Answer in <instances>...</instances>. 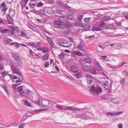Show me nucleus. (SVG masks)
I'll return each instance as SVG.
<instances>
[{
	"label": "nucleus",
	"mask_w": 128,
	"mask_h": 128,
	"mask_svg": "<svg viewBox=\"0 0 128 128\" xmlns=\"http://www.w3.org/2000/svg\"><path fill=\"white\" fill-rule=\"evenodd\" d=\"M19 31L18 27H14L13 26H8V28H3L0 30V32L2 33H8V36H12L13 35L15 31L18 33Z\"/></svg>",
	"instance_id": "nucleus-1"
},
{
	"label": "nucleus",
	"mask_w": 128,
	"mask_h": 128,
	"mask_svg": "<svg viewBox=\"0 0 128 128\" xmlns=\"http://www.w3.org/2000/svg\"><path fill=\"white\" fill-rule=\"evenodd\" d=\"M56 104L55 106V107L61 110H73L74 111L80 110L82 108H74V107L65 106L60 105L56 103Z\"/></svg>",
	"instance_id": "nucleus-2"
},
{
	"label": "nucleus",
	"mask_w": 128,
	"mask_h": 128,
	"mask_svg": "<svg viewBox=\"0 0 128 128\" xmlns=\"http://www.w3.org/2000/svg\"><path fill=\"white\" fill-rule=\"evenodd\" d=\"M102 89L100 86L95 87L94 86H92L89 89V91L93 94H99L102 92Z\"/></svg>",
	"instance_id": "nucleus-3"
},
{
	"label": "nucleus",
	"mask_w": 128,
	"mask_h": 128,
	"mask_svg": "<svg viewBox=\"0 0 128 128\" xmlns=\"http://www.w3.org/2000/svg\"><path fill=\"white\" fill-rule=\"evenodd\" d=\"M11 68L13 73L16 74L21 76L22 75L21 72L20 71L18 68L14 65H13L11 66Z\"/></svg>",
	"instance_id": "nucleus-4"
},
{
	"label": "nucleus",
	"mask_w": 128,
	"mask_h": 128,
	"mask_svg": "<svg viewBox=\"0 0 128 128\" xmlns=\"http://www.w3.org/2000/svg\"><path fill=\"white\" fill-rule=\"evenodd\" d=\"M55 25L56 26V28L61 29H63L64 27V23L59 20H56L55 22Z\"/></svg>",
	"instance_id": "nucleus-5"
},
{
	"label": "nucleus",
	"mask_w": 128,
	"mask_h": 128,
	"mask_svg": "<svg viewBox=\"0 0 128 128\" xmlns=\"http://www.w3.org/2000/svg\"><path fill=\"white\" fill-rule=\"evenodd\" d=\"M13 57L16 61V63L17 64V65L19 66H21L22 62L20 60V58L18 56H13Z\"/></svg>",
	"instance_id": "nucleus-6"
},
{
	"label": "nucleus",
	"mask_w": 128,
	"mask_h": 128,
	"mask_svg": "<svg viewBox=\"0 0 128 128\" xmlns=\"http://www.w3.org/2000/svg\"><path fill=\"white\" fill-rule=\"evenodd\" d=\"M122 112H108L107 113L106 115H110L111 116H115L116 115H118L122 114Z\"/></svg>",
	"instance_id": "nucleus-7"
},
{
	"label": "nucleus",
	"mask_w": 128,
	"mask_h": 128,
	"mask_svg": "<svg viewBox=\"0 0 128 128\" xmlns=\"http://www.w3.org/2000/svg\"><path fill=\"white\" fill-rule=\"evenodd\" d=\"M70 70L72 72L76 73L78 72V67L74 66H71L70 67Z\"/></svg>",
	"instance_id": "nucleus-8"
},
{
	"label": "nucleus",
	"mask_w": 128,
	"mask_h": 128,
	"mask_svg": "<svg viewBox=\"0 0 128 128\" xmlns=\"http://www.w3.org/2000/svg\"><path fill=\"white\" fill-rule=\"evenodd\" d=\"M83 62L84 64L88 66H90L91 65V62L88 58H85Z\"/></svg>",
	"instance_id": "nucleus-9"
},
{
	"label": "nucleus",
	"mask_w": 128,
	"mask_h": 128,
	"mask_svg": "<svg viewBox=\"0 0 128 128\" xmlns=\"http://www.w3.org/2000/svg\"><path fill=\"white\" fill-rule=\"evenodd\" d=\"M70 42L69 41H67L66 43L63 42H58V44L60 46H62L63 47H70L72 46V44L70 43V44H69L68 46H65L63 44H68Z\"/></svg>",
	"instance_id": "nucleus-10"
},
{
	"label": "nucleus",
	"mask_w": 128,
	"mask_h": 128,
	"mask_svg": "<svg viewBox=\"0 0 128 128\" xmlns=\"http://www.w3.org/2000/svg\"><path fill=\"white\" fill-rule=\"evenodd\" d=\"M46 36L48 44L52 46V48L54 44V43L53 42V41L52 40V39L48 36Z\"/></svg>",
	"instance_id": "nucleus-11"
},
{
	"label": "nucleus",
	"mask_w": 128,
	"mask_h": 128,
	"mask_svg": "<svg viewBox=\"0 0 128 128\" xmlns=\"http://www.w3.org/2000/svg\"><path fill=\"white\" fill-rule=\"evenodd\" d=\"M74 25L75 26H82V24L81 21L78 20L74 23Z\"/></svg>",
	"instance_id": "nucleus-12"
},
{
	"label": "nucleus",
	"mask_w": 128,
	"mask_h": 128,
	"mask_svg": "<svg viewBox=\"0 0 128 128\" xmlns=\"http://www.w3.org/2000/svg\"><path fill=\"white\" fill-rule=\"evenodd\" d=\"M102 86L104 88V90H108L110 88L109 84L107 83H104L102 84Z\"/></svg>",
	"instance_id": "nucleus-13"
},
{
	"label": "nucleus",
	"mask_w": 128,
	"mask_h": 128,
	"mask_svg": "<svg viewBox=\"0 0 128 128\" xmlns=\"http://www.w3.org/2000/svg\"><path fill=\"white\" fill-rule=\"evenodd\" d=\"M41 107L42 108H46L45 109H44L43 110V111H44L45 110H48V108H51V106L50 105H49L48 104V105H44L42 104V105H41Z\"/></svg>",
	"instance_id": "nucleus-14"
},
{
	"label": "nucleus",
	"mask_w": 128,
	"mask_h": 128,
	"mask_svg": "<svg viewBox=\"0 0 128 128\" xmlns=\"http://www.w3.org/2000/svg\"><path fill=\"white\" fill-rule=\"evenodd\" d=\"M39 13L40 15L42 17L45 18V16H46L45 14L44 11L43 10H40L39 12Z\"/></svg>",
	"instance_id": "nucleus-15"
},
{
	"label": "nucleus",
	"mask_w": 128,
	"mask_h": 128,
	"mask_svg": "<svg viewBox=\"0 0 128 128\" xmlns=\"http://www.w3.org/2000/svg\"><path fill=\"white\" fill-rule=\"evenodd\" d=\"M12 42V40L10 38H8L6 40H4L3 42L4 44H10Z\"/></svg>",
	"instance_id": "nucleus-16"
},
{
	"label": "nucleus",
	"mask_w": 128,
	"mask_h": 128,
	"mask_svg": "<svg viewBox=\"0 0 128 128\" xmlns=\"http://www.w3.org/2000/svg\"><path fill=\"white\" fill-rule=\"evenodd\" d=\"M58 4L62 6L63 7H64L66 8H67V7L66 6H68V7L69 8H71V7H70V6H68L67 4H65L64 3L61 2H58Z\"/></svg>",
	"instance_id": "nucleus-17"
},
{
	"label": "nucleus",
	"mask_w": 128,
	"mask_h": 128,
	"mask_svg": "<svg viewBox=\"0 0 128 128\" xmlns=\"http://www.w3.org/2000/svg\"><path fill=\"white\" fill-rule=\"evenodd\" d=\"M26 94L29 96L30 97L32 96L33 92L28 89L26 90Z\"/></svg>",
	"instance_id": "nucleus-18"
},
{
	"label": "nucleus",
	"mask_w": 128,
	"mask_h": 128,
	"mask_svg": "<svg viewBox=\"0 0 128 128\" xmlns=\"http://www.w3.org/2000/svg\"><path fill=\"white\" fill-rule=\"evenodd\" d=\"M23 86H22L18 87L16 88V89L18 90V92L21 94H22L24 92V91L22 88L23 87Z\"/></svg>",
	"instance_id": "nucleus-19"
},
{
	"label": "nucleus",
	"mask_w": 128,
	"mask_h": 128,
	"mask_svg": "<svg viewBox=\"0 0 128 128\" xmlns=\"http://www.w3.org/2000/svg\"><path fill=\"white\" fill-rule=\"evenodd\" d=\"M105 28L107 30H112L114 28V26L113 24L106 25Z\"/></svg>",
	"instance_id": "nucleus-20"
},
{
	"label": "nucleus",
	"mask_w": 128,
	"mask_h": 128,
	"mask_svg": "<svg viewBox=\"0 0 128 128\" xmlns=\"http://www.w3.org/2000/svg\"><path fill=\"white\" fill-rule=\"evenodd\" d=\"M96 66L97 68L100 70H101L102 69V68L100 65V64L97 62H95Z\"/></svg>",
	"instance_id": "nucleus-21"
},
{
	"label": "nucleus",
	"mask_w": 128,
	"mask_h": 128,
	"mask_svg": "<svg viewBox=\"0 0 128 128\" xmlns=\"http://www.w3.org/2000/svg\"><path fill=\"white\" fill-rule=\"evenodd\" d=\"M73 54H75V55L79 56H82V53L80 51L76 50L73 52Z\"/></svg>",
	"instance_id": "nucleus-22"
},
{
	"label": "nucleus",
	"mask_w": 128,
	"mask_h": 128,
	"mask_svg": "<svg viewBox=\"0 0 128 128\" xmlns=\"http://www.w3.org/2000/svg\"><path fill=\"white\" fill-rule=\"evenodd\" d=\"M122 74L123 76L125 77H128V71L124 70L122 72Z\"/></svg>",
	"instance_id": "nucleus-23"
},
{
	"label": "nucleus",
	"mask_w": 128,
	"mask_h": 128,
	"mask_svg": "<svg viewBox=\"0 0 128 128\" xmlns=\"http://www.w3.org/2000/svg\"><path fill=\"white\" fill-rule=\"evenodd\" d=\"M92 30L95 31H101L102 29L98 27L94 26Z\"/></svg>",
	"instance_id": "nucleus-24"
},
{
	"label": "nucleus",
	"mask_w": 128,
	"mask_h": 128,
	"mask_svg": "<svg viewBox=\"0 0 128 128\" xmlns=\"http://www.w3.org/2000/svg\"><path fill=\"white\" fill-rule=\"evenodd\" d=\"M48 54H47L46 55L43 56L42 57V59L43 60H46L48 59Z\"/></svg>",
	"instance_id": "nucleus-25"
},
{
	"label": "nucleus",
	"mask_w": 128,
	"mask_h": 128,
	"mask_svg": "<svg viewBox=\"0 0 128 128\" xmlns=\"http://www.w3.org/2000/svg\"><path fill=\"white\" fill-rule=\"evenodd\" d=\"M111 19V17L110 16H104L103 18V20L104 21H106L110 20Z\"/></svg>",
	"instance_id": "nucleus-26"
},
{
	"label": "nucleus",
	"mask_w": 128,
	"mask_h": 128,
	"mask_svg": "<svg viewBox=\"0 0 128 128\" xmlns=\"http://www.w3.org/2000/svg\"><path fill=\"white\" fill-rule=\"evenodd\" d=\"M33 102L34 103L38 104L40 106L41 105H42V104H41L42 102L41 100L40 101V100H39L36 101H34Z\"/></svg>",
	"instance_id": "nucleus-27"
},
{
	"label": "nucleus",
	"mask_w": 128,
	"mask_h": 128,
	"mask_svg": "<svg viewBox=\"0 0 128 128\" xmlns=\"http://www.w3.org/2000/svg\"><path fill=\"white\" fill-rule=\"evenodd\" d=\"M125 78H122L120 81V84L122 85H124L125 84Z\"/></svg>",
	"instance_id": "nucleus-28"
},
{
	"label": "nucleus",
	"mask_w": 128,
	"mask_h": 128,
	"mask_svg": "<svg viewBox=\"0 0 128 128\" xmlns=\"http://www.w3.org/2000/svg\"><path fill=\"white\" fill-rule=\"evenodd\" d=\"M36 4L37 3L36 2L35 3L31 2L29 4V5L31 7L34 8L36 6Z\"/></svg>",
	"instance_id": "nucleus-29"
},
{
	"label": "nucleus",
	"mask_w": 128,
	"mask_h": 128,
	"mask_svg": "<svg viewBox=\"0 0 128 128\" xmlns=\"http://www.w3.org/2000/svg\"><path fill=\"white\" fill-rule=\"evenodd\" d=\"M64 54L63 52H62L61 54L59 55V57L60 59H63L64 58Z\"/></svg>",
	"instance_id": "nucleus-30"
},
{
	"label": "nucleus",
	"mask_w": 128,
	"mask_h": 128,
	"mask_svg": "<svg viewBox=\"0 0 128 128\" xmlns=\"http://www.w3.org/2000/svg\"><path fill=\"white\" fill-rule=\"evenodd\" d=\"M123 16L125 18H126L128 19V12H124L122 13Z\"/></svg>",
	"instance_id": "nucleus-31"
},
{
	"label": "nucleus",
	"mask_w": 128,
	"mask_h": 128,
	"mask_svg": "<svg viewBox=\"0 0 128 128\" xmlns=\"http://www.w3.org/2000/svg\"><path fill=\"white\" fill-rule=\"evenodd\" d=\"M80 118L87 120L88 119L86 115L84 114H80Z\"/></svg>",
	"instance_id": "nucleus-32"
},
{
	"label": "nucleus",
	"mask_w": 128,
	"mask_h": 128,
	"mask_svg": "<svg viewBox=\"0 0 128 128\" xmlns=\"http://www.w3.org/2000/svg\"><path fill=\"white\" fill-rule=\"evenodd\" d=\"M86 78H88L87 79V80L92 79L93 78V77L91 75L89 74H86Z\"/></svg>",
	"instance_id": "nucleus-33"
},
{
	"label": "nucleus",
	"mask_w": 128,
	"mask_h": 128,
	"mask_svg": "<svg viewBox=\"0 0 128 128\" xmlns=\"http://www.w3.org/2000/svg\"><path fill=\"white\" fill-rule=\"evenodd\" d=\"M75 75L77 78H82V76L81 74L80 73H78L76 74Z\"/></svg>",
	"instance_id": "nucleus-34"
},
{
	"label": "nucleus",
	"mask_w": 128,
	"mask_h": 128,
	"mask_svg": "<svg viewBox=\"0 0 128 128\" xmlns=\"http://www.w3.org/2000/svg\"><path fill=\"white\" fill-rule=\"evenodd\" d=\"M65 25L66 27L69 28L71 27V24L70 22H66L65 23Z\"/></svg>",
	"instance_id": "nucleus-35"
},
{
	"label": "nucleus",
	"mask_w": 128,
	"mask_h": 128,
	"mask_svg": "<svg viewBox=\"0 0 128 128\" xmlns=\"http://www.w3.org/2000/svg\"><path fill=\"white\" fill-rule=\"evenodd\" d=\"M90 72L91 73L94 74H96L97 72L96 70L94 69H92L90 70Z\"/></svg>",
	"instance_id": "nucleus-36"
},
{
	"label": "nucleus",
	"mask_w": 128,
	"mask_h": 128,
	"mask_svg": "<svg viewBox=\"0 0 128 128\" xmlns=\"http://www.w3.org/2000/svg\"><path fill=\"white\" fill-rule=\"evenodd\" d=\"M83 27L86 28L90 29L91 27V26L88 24H85L83 26Z\"/></svg>",
	"instance_id": "nucleus-37"
},
{
	"label": "nucleus",
	"mask_w": 128,
	"mask_h": 128,
	"mask_svg": "<svg viewBox=\"0 0 128 128\" xmlns=\"http://www.w3.org/2000/svg\"><path fill=\"white\" fill-rule=\"evenodd\" d=\"M21 6L22 8H23L25 7L26 5V4L24 2L23 0H22L21 2Z\"/></svg>",
	"instance_id": "nucleus-38"
},
{
	"label": "nucleus",
	"mask_w": 128,
	"mask_h": 128,
	"mask_svg": "<svg viewBox=\"0 0 128 128\" xmlns=\"http://www.w3.org/2000/svg\"><path fill=\"white\" fill-rule=\"evenodd\" d=\"M24 102L25 104L28 106L30 107L31 106V105H30V103L26 100H25Z\"/></svg>",
	"instance_id": "nucleus-39"
},
{
	"label": "nucleus",
	"mask_w": 128,
	"mask_h": 128,
	"mask_svg": "<svg viewBox=\"0 0 128 128\" xmlns=\"http://www.w3.org/2000/svg\"><path fill=\"white\" fill-rule=\"evenodd\" d=\"M91 18H85L84 19V22H90V19Z\"/></svg>",
	"instance_id": "nucleus-40"
},
{
	"label": "nucleus",
	"mask_w": 128,
	"mask_h": 128,
	"mask_svg": "<svg viewBox=\"0 0 128 128\" xmlns=\"http://www.w3.org/2000/svg\"><path fill=\"white\" fill-rule=\"evenodd\" d=\"M20 33L21 34H20V35L21 36H24L26 37V36L25 33L24 32L22 31L20 32Z\"/></svg>",
	"instance_id": "nucleus-41"
},
{
	"label": "nucleus",
	"mask_w": 128,
	"mask_h": 128,
	"mask_svg": "<svg viewBox=\"0 0 128 128\" xmlns=\"http://www.w3.org/2000/svg\"><path fill=\"white\" fill-rule=\"evenodd\" d=\"M77 48L79 50H83V48L82 47V45L81 44H80L78 45L77 46Z\"/></svg>",
	"instance_id": "nucleus-42"
},
{
	"label": "nucleus",
	"mask_w": 128,
	"mask_h": 128,
	"mask_svg": "<svg viewBox=\"0 0 128 128\" xmlns=\"http://www.w3.org/2000/svg\"><path fill=\"white\" fill-rule=\"evenodd\" d=\"M43 4L42 2H40L37 5V7H42L43 6Z\"/></svg>",
	"instance_id": "nucleus-43"
},
{
	"label": "nucleus",
	"mask_w": 128,
	"mask_h": 128,
	"mask_svg": "<svg viewBox=\"0 0 128 128\" xmlns=\"http://www.w3.org/2000/svg\"><path fill=\"white\" fill-rule=\"evenodd\" d=\"M83 16V14H80L78 17V20L81 21Z\"/></svg>",
	"instance_id": "nucleus-44"
},
{
	"label": "nucleus",
	"mask_w": 128,
	"mask_h": 128,
	"mask_svg": "<svg viewBox=\"0 0 128 128\" xmlns=\"http://www.w3.org/2000/svg\"><path fill=\"white\" fill-rule=\"evenodd\" d=\"M25 126V124L24 123L20 124L18 128H24Z\"/></svg>",
	"instance_id": "nucleus-45"
},
{
	"label": "nucleus",
	"mask_w": 128,
	"mask_h": 128,
	"mask_svg": "<svg viewBox=\"0 0 128 128\" xmlns=\"http://www.w3.org/2000/svg\"><path fill=\"white\" fill-rule=\"evenodd\" d=\"M96 50L98 51L99 52H102V48H101L99 47V46H97L96 47Z\"/></svg>",
	"instance_id": "nucleus-46"
},
{
	"label": "nucleus",
	"mask_w": 128,
	"mask_h": 128,
	"mask_svg": "<svg viewBox=\"0 0 128 128\" xmlns=\"http://www.w3.org/2000/svg\"><path fill=\"white\" fill-rule=\"evenodd\" d=\"M0 6H2L3 8H5L6 6V5L4 2H3L0 5Z\"/></svg>",
	"instance_id": "nucleus-47"
},
{
	"label": "nucleus",
	"mask_w": 128,
	"mask_h": 128,
	"mask_svg": "<svg viewBox=\"0 0 128 128\" xmlns=\"http://www.w3.org/2000/svg\"><path fill=\"white\" fill-rule=\"evenodd\" d=\"M105 25V23L104 22H102L101 24H99V26L101 28H103L104 27Z\"/></svg>",
	"instance_id": "nucleus-48"
},
{
	"label": "nucleus",
	"mask_w": 128,
	"mask_h": 128,
	"mask_svg": "<svg viewBox=\"0 0 128 128\" xmlns=\"http://www.w3.org/2000/svg\"><path fill=\"white\" fill-rule=\"evenodd\" d=\"M42 109H37L36 110H34V112L37 113H38L39 112H41V111H43Z\"/></svg>",
	"instance_id": "nucleus-49"
},
{
	"label": "nucleus",
	"mask_w": 128,
	"mask_h": 128,
	"mask_svg": "<svg viewBox=\"0 0 128 128\" xmlns=\"http://www.w3.org/2000/svg\"><path fill=\"white\" fill-rule=\"evenodd\" d=\"M49 65V62H45L44 66L46 68L48 67Z\"/></svg>",
	"instance_id": "nucleus-50"
},
{
	"label": "nucleus",
	"mask_w": 128,
	"mask_h": 128,
	"mask_svg": "<svg viewBox=\"0 0 128 128\" xmlns=\"http://www.w3.org/2000/svg\"><path fill=\"white\" fill-rule=\"evenodd\" d=\"M127 63L125 62H122L121 64L118 66V67H120L124 66V64H127Z\"/></svg>",
	"instance_id": "nucleus-51"
},
{
	"label": "nucleus",
	"mask_w": 128,
	"mask_h": 128,
	"mask_svg": "<svg viewBox=\"0 0 128 128\" xmlns=\"http://www.w3.org/2000/svg\"><path fill=\"white\" fill-rule=\"evenodd\" d=\"M92 82V79L87 80V82L88 84H90Z\"/></svg>",
	"instance_id": "nucleus-52"
},
{
	"label": "nucleus",
	"mask_w": 128,
	"mask_h": 128,
	"mask_svg": "<svg viewBox=\"0 0 128 128\" xmlns=\"http://www.w3.org/2000/svg\"><path fill=\"white\" fill-rule=\"evenodd\" d=\"M71 16L70 15H68L67 16L66 18L68 20H70L72 19V18L71 17Z\"/></svg>",
	"instance_id": "nucleus-53"
},
{
	"label": "nucleus",
	"mask_w": 128,
	"mask_h": 128,
	"mask_svg": "<svg viewBox=\"0 0 128 128\" xmlns=\"http://www.w3.org/2000/svg\"><path fill=\"white\" fill-rule=\"evenodd\" d=\"M56 13L58 14H61V10L58 9H57L56 10Z\"/></svg>",
	"instance_id": "nucleus-54"
},
{
	"label": "nucleus",
	"mask_w": 128,
	"mask_h": 128,
	"mask_svg": "<svg viewBox=\"0 0 128 128\" xmlns=\"http://www.w3.org/2000/svg\"><path fill=\"white\" fill-rule=\"evenodd\" d=\"M42 52L44 53L46 52L47 51H48V50H47V48H43L42 50Z\"/></svg>",
	"instance_id": "nucleus-55"
},
{
	"label": "nucleus",
	"mask_w": 128,
	"mask_h": 128,
	"mask_svg": "<svg viewBox=\"0 0 128 128\" xmlns=\"http://www.w3.org/2000/svg\"><path fill=\"white\" fill-rule=\"evenodd\" d=\"M3 88L4 90L8 94V89L6 87V86H4L3 87Z\"/></svg>",
	"instance_id": "nucleus-56"
},
{
	"label": "nucleus",
	"mask_w": 128,
	"mask_h": 128,
	"mask_svg": "<svg viewBox=\"0 0 128 128\" xmlns=\"http://www.w3.org/2000/svg\"><path fill=\"white\" fill-rule=\"evenodd\" d=\"M7 73L6 72L4 71L2 72V76L4 77L7 74Z\"/></svg>",
	"instance_id": "nucleus-57"
},
{
	"label": "nucleus",
	"mask_w": 128,
	"mask_h": 128,
	"mask_svg": "<svg viewBox=\"0 0 128 128\" xmlns=\"http://www.w3.org/2000/svg\"><path fill=\"white\" fill-rule=\"evenodd\" d=\"M54 2L53 0H49L48 1V3L50 4H53Z\"/></svg>",
	"instance_id": "nucleus-58"
},
{
	"label": "nucleus",
	"mask_w": 128,
	"mask_h": 128,
	"mask_svg": "<svg viewBox=\"0 0 128 128\" xmlns=\"http://www.w3.org/2000/svg\"><path fill=\"white\" fill-rule=\"evenodd\" d=\"M112 101L114 102L115 104H117L118 103V100H116L115 99H112Z\"/></svg>",
	"instance_id": "nucleus-59"
},
{
	"label": "nucleus",
	"mask_w": 128,
	"mask_h": 128,
	"mask_svg": "<svg viewBox=\"0 0 128 128\" xmlns=\"http://www.w3.org/2000/svg\"><path fill=\"white\" fill-rule=\"evenodd\" d=\"M7 21L8 22V24H14L13 22L10 20H8Z\"/></svg>",
	"instance_id": "nucleus-60"
},
{
	"label": "nucleus",
	"mask_w": 128,
	"mask_h": 128,
	"mask_svg": "<svg viewBox=\"0 0 128 128\" xmlns=\"http://www.w3.org/2000/svg\"><path fill=\"white\" fill-rule=\"evenodd\" d=\"M20 44H19V43L16 42L15 44V46L17 48H18L20 46Z\"/></svg>",
	"instance_id": "nucleus-61"
},
{
	"label": "nucleus",
	"mask_w": 128,
	"mask_h": 128,
	"mask_svg": "<svg viewBox=\"0 0 128 128\" xmlns=\"http://www.w3.org/2000/svg\"><path fill=\"white\" fill-rule=\"evenodd\" d=\"M95 36V35H93L89 36L87 37V38H89V39H91L93 38Z\"/></svg>",
	"instance_id": "nucleus-62"
},
{
	"label": "nucleus",
	"mask_w": 128,
	"mask_h": 128,
	"mask_svg": "<svg viewBox=\"0 0 128 128\" xmlns=\"http://www.w3.org/2000/svg\"><path fill=\"white\" fill-rule=\"evenodd\" d=\"M64 34H69V32L68 30H66L63 32Z\"/></svg>",
	"instance_id": "nucleus-63"
},
{
	"label": "nucleus",
	"mask_w": 128,
	"mask_h": 128,
	"mask_svg": "<svg viewBox=\"0 0 128 128\" xmlns=\"http://www.w3.org/2000/svg\"><path fill=\"white\" fill-rule=\"evenodd\" d=\"M0 70H4V66L2 64H0Z\"/></svg>",
	"instance_id": "nucleus-64"
}]
</instances>
